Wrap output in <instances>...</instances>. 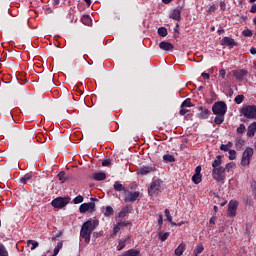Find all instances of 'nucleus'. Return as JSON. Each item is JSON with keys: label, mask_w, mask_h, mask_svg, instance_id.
<instances>
[{"label": "nucleus", "mask_w": 256, "mask_h": 256, "mask_svg": "<svg viewBox=\"0 0 256 256\" xmlns=\"http://www.w3.org/2000/svg\"><path fill=\"white\" fill-rule=\"evenodd\" d=\"M99 227V220L97 219H88L86 222L83 223L81 230H80V238L83 239L86 245L91 243V234L95 229Z\"/></svg>", "instance_id": "1"}, {"label": "nucleus", "mask_w": 256, "mask_h": 256, "mask_svg": "<svg viewBox=\"0 0 256 256\" xmlns=\"http://www.w3.org/2000/svg\"><path fill=\"white\" fill-rule=\"evenodd\" d=\"M212 178L217 183H225V179L227 178V174H225L224 167L222 166L220 168H213L212 169Z\"/></svg>", "instance_id": "2"}, {"label": "nucleus", "mask_w": 256, "mask_h": 256, "mask_svg": "<svg viewBox=\"0 0 256 256\" xmlns=\"http://www.w3.org/2000/svg\"><path fill=\"white\" fill-rule=\"evenodd\" d=\"M253 148L248 147L244 150L242 154V159H241V165L242 167H248V165L251 164V159H253Z\"/></svg>", "instance_id": "3"}, {"label": "nucleus", "mask_w": 256, "mask_h": 256, "mask_svg": "<svg viewBox=\"0 0 256 256\" xmlns=\"http://www.w3.org/2000/svg\"><path fill=\"white\" fill-rule=\"evenodd\" d=\"M212 111L214 115H225L227 113V104L225 102H216L212 106Z\"/></svg>", "instance_id": "4"}, {"label": "nucleus", "mask_w": 256, "mask_h": 256, "mask_svg": "<svg viewBox=\"0 0 256 256\" xmlns=\"http://www.w3.org/2000/svg\"><path fill=\"white\" fill-rule=\"evenodd\" d=\"M242 114L244 117H247V119H256V106L248 105L242 108Z\"/></svg>", "instance_id": "5"}, {"label": "nucleus", "mask_w": 256, "mask_h": 256, "mask_svg": "<svg viewBox=\"0 0 256 256\" xmlns=\"http://www.w3.org/2000/svg\"><path fill=\"white\" fill-rule=\"evenodd\" d=\"M159 191H161V182L159 180H154L148 188V193L150 197H155V195L159 194Z\"/></svg>", "instance_id": "6"}, {"label": "nucleus", "mask_w": 256, "mask_h": 256, "mask_svg": "<svg viewBox=\"0 0 256 256\" xmlns=\"http://www.w3.org/2000/svg\"><path fill=\"white\" fill-rule=\"evenodd\" d=\"M124 195H125L124 201L126 203H133V201H137V199H139V195H141V193L139 191L131 192L126 190L124 192Z\"/></svg>", "instance_id": "7"}, {"label": "nucleus", "mask_w": 256, "mask_h": 256, "mask_svg": "<svg viewBox=\"0 0 256 256\" xmlns=\"http://www.w3.org/2000/svg\"><path fill=\"white\" fill-rule=\"evenodd\" d=\"M238 207H239V202L235 200H231L228 204V211H227L228 217H235V215H237Z\"/></svg>", "instance_id": "8"}, {"label": "nucleus", "mask_w": 256, "mask_h": 256, "mask_svg": "<svg viewBox=\"0 0 256 256\" xmlns=\"http://www.w3.org/2000/svg\"><path fill=\"white\" fill-rule=\"evenodd\" d=\"M80 213H93L95 211V202L83 203L79 207Z\"/></svg>", "instance_id": "9"}, {"label": "nucleus", "mask_w": 256, "mask_h": 256, "mask_svg": "<svg viewBox=\"0 0 256 256\" xmlns=\"http://www.w3.org/2000/svg\"><path fill=\"white\" fill-rule=\"evenodd\" d=\"M221 45H223L225 47H229V49H233L234 47H237L239 44L237 42H235V39H233L231 37H224L221 40Z\"/></svg>", "instance_id": "10"}, {"label": "nucleus", "mask_w": 256, "mask_h": 256, "mask_svg": "<svg viewBox=\"0 0 256 256\" xmlns=\"http://www.w3.org/2000/svg\"><path fill=\"white\" fill-rule=\"evenodd\" d=\"M192 181L195 185H199L203 181V175L201 174V166H197L195 174L192 176Z\"/></svg>", "instance_id": "11"}, {"label": "nucleus", "mask_w": 256, "mask_h": 256, "mask_svg": "<svg viewBox=\"0 0 256 256\" xmlns=\"http://www.w3.org/2000/svg\"><path fill=\"white\" fill-rule=\"evenodd\" d=\"M51 205L55 209H63L65 207V198L58 197L51 202Z\"/></svg>", "instance_id": "12"}, {"label": "nucleus", "mask_w": 256, "mask_h": 256, "mask_svg": "<svg viewBox=\"0 0 256 256\" xmlns=\"http://www.w3.org/2000/svg\"><path fill=\"white\" fill-rule=\"evenodd\" d=\"M249 72H247V70L241 69V70H234L233 71V76L235 77V79H237L238 81H243V78L247 77Z\"/></svg>", "instance_id": "13"}, {"label": "nucleus", "mask_w": 256, "mask_h": 256, "mask_svg": "<svg viewBox=\"0 0 256 256\" xmlns=\"http://www.w3.org/2000/svg\"><path fill=\"white\" fill-rule=\"evenodd\" d=\"M198 111H201L198 114L199 119H209V113H211V111H209L207 107L199 106Z\"/></svg>", "instance_id": "14"}, {"label": "nucleus", "mask_w": 256, "mask_h": 256, "mask_svg": "<svg viewBox=\"0 0 256 256\" xmlns=\"http://www.w3.org/2000/svg\"><path fill=\"white\" fill-rule=\"evenodd\" d=\"M159 48L162 49V51H173V49H175V46H173L171 42L162 41L159 44Z\"/></svg>", "instance_id": "15"}, {"label": "nucleus", "mask_w": 256, "mask_h": 256, "mask_svg": "<svg viewBox=\"0 0 256 256\" xmlns=\"http://www.w3.org/2000/svg\"><path fill=\"white\" fill-rule=\"evenodd\" d=\"M127 243H131V236H128L126 239H120L117 246V251H123L127 246Z\"/></svg>", "instance_id": "16"}, {"label": "nucleus", "mask_w": 256, "mask_h": 256, "mask_svg": "<svg viewBox=\"0 0 256 256\" xmlns=\"http://www.w3.org/2000/svg\"><path fill=\"white\" fill-rule=\"evenodd\" d=\"M255 133H256V122H253L247 128V137L253 138L255 137Z\"/></svg>", "instance_id": "17"}, {"label": "nucleus", "mask_w": 256, "mask_h": 256, "mask_svg": "<svg viewBox=\"0 0 256 256\" xmlns=\"http://www.w3.org/2000/svg\"><path fill=\"white\" fill-rule=\"evenodd\" d=\"M221 165H223V156L218 155V156H216V159L213 161L212 167H213V169H218V168L223 167Z\"/></svg>", "instance_id": "18"}, {"label": "nucleus", "mask_w": 256, "mask_h": 256, "mask_svg": "<svg viewBox=\"0 0 256 256\" xmlns=\"http://www.w3.org/2000/svg\"><path fill=\"white\" fill-rule=\"evenodd\" d=\"M170 19H174V21H181V9H174L170 14Z\"/></svg>", "instance_id": "19"}, {"label": "nucleus", "mask_w": 256, "mask_h": 256, "mask_svg": "<svg viewBox=\"0 0 256 256\" xmlns=\"http://www.w3.org/2000/svg\"><path fill=\"white\" fill-rule=\"evenodd\" d=\"M92 179H94V181H105L107 179V174L105 172H97L93 174Z\"/></svg>", "instance_id": "20"}, {"label": "nucleus", "mask_w": 256, "mask_h": 256, "mask_svg": "<svg viewBox=\"0 0 256 256\" xmlns=\"http://www.w3.org/2000/svg\"><path fill=\"white\" fill-rule=\"evenodd\" d=\"M164 213H165V217H166L167 221H169V223H171V225H178V226L183 225V222H181L179 224L173 222V217L171 216V212L169 211V209H165Z\"/></svg>", "instance_id": "21"}, {"label": "nucleus", "mask_w": 256, "mask_h": 256, "mask_svg": "<svg viewBox=\"0 0 256 256\" xmlns=\"http://www.w3.org/2000/svg\"><path fill=\"white\" fill-rule=\"evenodd\" d=\"M186 245L185 243H181L174 251L175 255L181 256L185 252Z\"/></svg>", "instance_id": "22"}, {"label": "nucleus", "mask_w": 256, "mask_h": 256, "mask_svg": "<svg viewBox=\"0 0 256 256\" xmlns=\"http://www.w3.org/2000/svg\"><path fill=\"white\" fill-rule=\"evenodd\" d=\"M31 179H33V174L27 173L20 179V183H23V185H27L29 181H31Z\"/></svg>", "instance_id": "23"}, {"label": "nucleus", "mask_w": 256, "mask_h": 256, "mask_svg": "<svg viewBox=\"0 0 256 256\" xmlns=\"http://www.w3.org/2000/svg\"><path fill=\"white\" fill-rule=\"evenodd\" d=\"M151 171H153V168H152V167L143 166V167L140 168V170L138 171V175H147L148 173H151Z\"/></svg>", "instance_id": "24"}, {"label": "nucleus", "mask_w": 256, "mask_h": 256, "mask_svg": "<svg viewBox=\"0 0 256 256\" xmlns=\"http://www.w3.org/2000/svg\"><path fill=\"white\" fill-rule=\"evenodd\" d=\"M27 247H30L31 251H35L39 247V242L35 240H27Z\"/></svg>", "instance_id": "25"}, {"label": "nucleus", "mask_w": 256, "mask_h": 256, "mask_svg": "<svg viewBox=\"0 0 256 256\" xmlns=\"http://www.w3.org/2000/svg\"><path fill=\"white\" fill-rule=\"evenodd\" d=\"M217 116L214 119L216 125H221L225 121V114H216Z\"/></svg>", "instance_id": "26"}, {"label": "nucleus", "mask_w": 256, "mask_h": 256, "mask_svg": "<svg viewBox=\"0 0 256 256\" xmlns=\"http://www.w3.org/2000/svg\"><path fill=\"white\" fill-rule=\"evenodd\" d=\"M114 214H115V210H113V207L107 206L104 212V217H113Z\"/></svg>", "instance_id": "27"}, {"label": "nucleus", "mask_w": 256, "mask_h": 256, "mask_svg": "<svg viewBox=\"0 0 256 256\" xmlns=\"http://www.w3.org/2000/svg\"><path fill=\"white\" fill-rule=\"evenodd\" d=\"M169 235H170L169 232L163 233L162 231H160V232L158 233V239H159L160 241H167V239H169Z\"/></svg>", "instance_id": "28"}, {"label": "nucleus", "mask_w": 256, "mask_h": 256, "mask_svg": "<svg viewBox=\"0 0 256 256\" xmlns=\"http://www.w3.org/2000/svg\"><path fill=\"white\" fill-rule=\"evenodd\" d=\"M114 189H115L116 191H124V193H125V191H127V190L125 189V186H123V184H121V182H119V181H116V182L114 183Z\"/></svg>", "instance_id": "29"}, {"label": "nucleus", "mask_w": 256, "mask_h": 256, "mask_svg": "<svg viewBox=\"0 0 256 256\" xmlns=\"http://www.w3.org/2000/svg\"><path fill=\"white\" fill-rule=\"evenodd\" d=\"M164 161H166V163H175V156L171 155V154H165L163 156Z\"/></svg>", "instance_id": "30"}, {"label": "nucleus", "mask_w": 256, "mask_h": 256, "mask_svg": "<svg viewBox=\"0 0 256 256\" xmlns=\"http://www.w3.org/2000/svg\"><path fill=\"white\" fill-rule=\"evenodd\" d=\"M81 22L83 23V25H91L92 23V20H91V17H89V15H84L82 16L81 18Z\"/></svg>", "instance_id": "31"}, {"label": "nucleus", "mask_w": 256, "mask_h": 256, "mask_svg": "<svg viewBox=\"0 0 256 256\" xmlns=\"http://www.w3.org/2000/svg\"><path fill=\"white\" fill-rule=\"evenodd\" d=\"M235 167H237L235 162H230L225 165L224 169H225V172L229 173L231 170L235 169Z\"/></svg>", "instance_id": "32"}, {"label": "nucleus", "mask_w": 256, "mask_h": 256, "mask_svg": "<svg viewBox=\"0 0 256 256\" xmlns=\"http://www.w3.org/2000/svg\"><path fill=\"white\" fill-rule=\"evenodd\" d=\"M127 213H129V207L123 208L119 213H118V218L123 219L124 217L127 216Z\"/></svg>", "instance_id": "33"}, {"label": "nucleus", "mask_w": 256, "mask_h": 256, "mask_svg": "<svg viewBox=\"0 0 256 256\" xmlns=\"http://www.w3.org/2000/svg\"><path fill=\"white\" fill-rule=\"evenodd\" d=\"M117 224L121 227V229H123V227H131L133 225V223H131L129 220L119 221Z\"/></svg>", "instance_id": "34"}, {"label": "nucleus", "mask_w": 256, "mask_h": 256, "mask_svg": "<svg viewBox=\"0 0 256 256\" xmlns=\"http://www.w3.org/2000/svg\"><path fill=\"white\" fill-rule=\"evenodd\" d=\"M204 250H205V247H203V244L200 243L196 246V249L194 250V255L199 256V254H201V252Z\"/></svg>", "instance_id": "35"}, {"label": "nucleus", "mask_w": 256, "mask_h": 256, "mask_svg": "<svg viewBox=\"0 0 256 256\" xmlns=\"http://www.w3.org/2000/svg\"><path fill=\"white\" fill-rule=\"evenodd\" d=\"M167 34H168L167 28H165V27L158 28V35L160 37H167Z\"/></svg>", "instance_id": "36"}, {"label": "nucleus", "mask_w": 256, "mask_h": 256, "mask_svg": "<svg viewBox=\"0 0 256 256\" xmlns=\"http://www.w3.org/2000/svg\"><path fill=\"white\" fill-rule=\"evenodd\" d=\"M181 109H184L185 107H193V103L191 102V99H186L181 104Z\"/></svg>", "instance_id": "37"}, {"label": "nucleus", "mask_w": 256, "mask_h": 256, "mask_svg": "<svg viewBox=\"0 0 256 256\" xmlns=\"http://www.w3.org/2000/svg\"><path fill=\"white\" fill-rule=\"evenodd\" d=\"M0 256H9V252L3 244H0Z\"/></svg>", "instance_id": "38"}, {"label": "nucleus", "mask_w": 256, "mask_h": 256, "mask_svg": "<svg viewBox=\"0 0 256 256\" xmlns=\"http://www.w3.org/2000/svg\"><path fill=\"white\" fill-rule=\"evenodd\" d=\"M63 248V242H59L57 246L54 249V254L52 256H57L59 255V251Z\"/></svg>", "instance_id": "39"}, {"label": "nucleus", "mask_w": 256, "mask_h": 256, "mask_svg": "<svg viewBox=\"0 0 256 256\" xmlns=\"http://www.w3.org/2000/svg\"><path fill=\"white\" fill-rule=\"evenodd\" d=\"M124 256H139V251L135 249H130L126 252Z\"/></svg>", "instance_id": "40"}, {"label": "nucleus", "mask_w": 256, "mask_h": 256, "mask_svg": "<svg viewBox=\"0 0 256 256\" xmlns=\"http://www.w3.org/2000/svg\"><path fill=\"white\" fill-rule=\"evenodd\" d=\"M244 100H245L244 95H237L234 99V101H235V103H237V105H241V103H243Z\"/></svg>", "instance_id": "41"}, {"label": "nucleus", "mask_w": 256, "mask_h": 256, "mask_svg": "<svg viewBox=\"0 0 256 256\" xmlns=\"http://www.w3.org/2000/svg\"><path fill=\"white\" fill-rule=\"evenodd\" d=\"M121 231V227L120 225L117 223L116 225H114L113 227V233L110 235V237H115V235H117V233Z\"/></svg>", "instance_id": "42"}, {"label": "nucleus", "mask_w": 256, "mask_h": 256, "mask_svg": "<svg viewBox=\"0 0 256 256\" xmlns=\"http://www.w3.org/2000/svg\"><path fill=\"white\" fill-rule=\"evenodd\" d=\"M229 159L230 161H235L237 159V151L229 150Z\"/></svg>", "instance_id": "43"}, {"label": "nucleus", "mask_w": 256, "mask_h": 256, "mask_svg": "<svg viewBox=\"0 0 256 256\" xmlns=\"http://www.w3.org/2000/svg\"><path fill=\"white\" fill-rule=\"evenodd\" d=\"M83 196L82 195H78L74 198L73 202L75 205H79V203H83Z\"/></svg>", "instance_id": "44"}, {"label": "nucleus", "mask_w": 256, "mask_h": 256, "mask_svg": "<svg viewBox=\"0 0 256 256\" xmlns=\"http://www.w3.org/2000/svg\"><path fill=\"white\" fill-rule=\"evenodd\" d=\"M163 227V214H159L158 216V230L161 231Z\"/></svg>", "instance_id": "45"}, {"label": "nucleus", "mask_w": 256, "mask_h": 256, "mask_svg": "<svg viewBox=\"0 0 256 256\" xmlns=\"http://www.w3.org/2000/svg\"><path fill=\"white\" fill-rule=\"evenodd\" d=\"M237 133L239 135H243L245 133V124H240L239 127L237 128Z\"/></svg>", "instance_id": "46"}, {"label": "nucleus", "mask_w": 256, "mask_h": 256, "mask_svg": "<svg viewBox=\"0 0 256 256\" xmlns=\"http://www.w3.org/2000/svg\"><path fill=\"white\" fill-rule=\"evenodd\" d=\"M57 177L61 183H65V172L64 171L60 172Z\"/></svg>", "instance_id": "47"}, {"label": "nucleus", "mask_w": 256, "mask_h": 256, "mask_svg": "<svg viewBox=\"0 0 256 256\" xmlns=\"http://www.w3.org/2000/svg\"><path fill=\"white\" fill-rule=\"evenodd\" d=\"M215 11H217V5L212 4V5L208 8L207 13H215Z\"/></svg>", "instance_id": "48"}, {"label": "nucleus", "mask_w": 256, "mask_h": 256, "mask_svg": "<svg viewBox=\"0 0 256 256\" xmlns=\"http://www.w3.org/2000/svg\"><path fill=\"white\" fill-rule=\"evenodd\" d=\"M242 35H244V37H253V32L251 30H244Z\"/></svg>", "instance_id": "49"}, {"label": "nucleus", "mask_w": 256, "mask_h": 256, "mask_svg": "<svg viewBox=\"0 0 256 256\" xmlns=\"http://www.w3.org/2000/svg\"><path fill=\"white\" fill-rule=\"evenodd\" d=\"M220 9L221 11H225V9H227V2L224 1H220Z\"/></svg>", "instance_id": "50"}, {"label": "nucleus", "mask_w": 256, "mask_h": 256, "mask_svg": "<svg viewBox=\"0 0 256 256\" xmlns=\"http://www.w3.org/2000/svg\"><path fill=\"white\" fill-rule=\"evenodd\" d=\"M252 193L256 196V181H252L250 185Z\"/></svg>", "instance_id": "51"}, {"label": "nucleus", "mask_w": 256, "mask_h": 256, "mask_svg": "<svg viewBox=\"0 0 256 256\" xmlns=\"http://www.w3.org/2000/svg\"><path fill=\"white\" fill-rule=\"evenodd\" d=\"M187 113H189V110H187L185 108H181L179 111V115H181V116L187 115Z\"/></svg>", "instance_id": "52"}, {"label": "nucleus", "mask_w": 256, "mask_h": 256, "mask_svg": "<svg viewBox=\"0 0 256 256\" xmlns=\"http://www.w3.org/2000/svg\"><path fill=\"white\" fill-rule=\"evenodd\" d=\"M219 75L222 77V79H225V76L227 75V71H225V69H221L219 71Z\"/></svg>", "instance_id": "53"}, {"label": "nucleus", "mask_w": 256, "mask_h": 256, "mask_svg": "<svg viewBox=\"0 0 256 256\" xmlns=\"http://www.w3.org/2000/svg\"><path fill=\"white\" fill-rule=\"evenodd\" d=\"M111 165V160H103L102 167H109Z\"/></svg>", "instance_id": "54"}, {"label": "nucleus", "mask_w": 256, "mask_h": 256, "mask_svg": "<svg viewBox=\"0 0 256 256\" xmlns=\"http://www.w3.org/2000/svg\"><path fill=\"white\" fill-rule=\"evenodd\" d=\"M220 150H221V151H229V148H228L227 145L222 144V145L220 146Z\"/></svg>", "instance_id": "55"}, {"label": "nucleus", "mask_w": 256, "mask_h": 256, "mask_svg": "<svg viewBox=\"0 0 256 256\" xmlns=\"http://www.w3.org/2000/svg\"><path fill=\"white\" fill-rule=\"evenodd\" d=\"M215 221H217V217H215V216H212L211 218H210V223L212 224V225H215Z\"/></svg>", "instance_id": "56"}, {"label": "nucleus", "mask_w": 256, "mask_h": 256, "mask_svg": "<svg viewBox=\"0 0 256 256\" xmlns=\"http://www.w3.org/2000/svg\"><path fill=\"white\" fill-rule=\"evenodd\" d=\"M202 77H204V79H210V75H209V73H206V72H203L202 74Z\"/></svg>", "instance_id": "57"}, {"label": "nucleus", "mask_w": 256, "mask_h": 256, "mask_svg": "<svg viewBox=\"0 0 256 256\" xmlns=\"http://www.w3.org/2000/svg\"><path fill=\"white\" fill-rule=\"evenodd\" d=\"M250 13H256V4L252 5V7L250 9Z\"/></svg>", "instance_id": "58"}, {"label": "nucleus", "mask_w": 256, "mask_h": 256, "mask_svg": "<svg viewBox=\"0 0 256 256\" xmlns=\"http://www.w3.org/2000/svg\"><path fill=\"white\" fill-rule=\"evenodd\" d=\"M250 53H251V55H256V48H255V47H252V48L250 49Z\"/></svg>", "instance_id": "59"}, {"label": "nucleus", "mask_w": 256, "mask_h": 256, "mask_svg": "<svg viewBox=\"0 0 256 256\" xmlns=\"http://www.w3.org/2000/svg\"><path fill=\"white\" fill-rule=\"evenodd\" d=\"M171 1H173V0H162V2H163L165 5H169V3H171Z\"/></svg>", "instance_id": "60"}, {"label": "nucleus", "mask_w": 256, "mask_h": 256, "mask_svg": "<svg viewBox=\"0 0 256 256\" xmlns=\"http://www.w3.org/2000/svg\"><path fill=\"white\" fill-rule=\"evenodd\" d=\"M60 0H53V5H59Z\"/></svg>", "instance_id": "61"}, {"label": "nucleus", "mask_w": 256, "mask_h": 256, "mask_svg": "<svg viewBox=\"0 0 256 256\" xmlns=\"http://www.w3.org/2000/svg\"><path fill=\"white\" fill-rule=\"evenodd\" d=\"M69 201H71V198H65V205H67L69 203Z\"/></svg>", "instance_id": "62"}, {"label": "nucleus", "mask_w": 256, "mask_h": 256, "mask_svg": "<svg viewBox=\"0 0 256 256\" xmlns=\"http://www.w3.org/2000/svg\"><path fill=\"white\" fill-rule=\"evenodd\" d=\"M226 146H228V149H229V148L233 147V143L228 142V143L226 144Z\"/></svg>", "instance_id": "63"}, {"label": "nucleus", "mask_w": 256, "mask_h": 256, "mask_svg": "<svg viewBox=\"0 0 256 256\" xmlns=\"http://www.w3.org/2000/svg\"><path fill=\"white\" fill-rule=\"evenodd\" d=\"M213 209H214L215 213H217V211H219V208L217 206H214Z\"/></svg>", "instance_id": "64"}]
</instances>
